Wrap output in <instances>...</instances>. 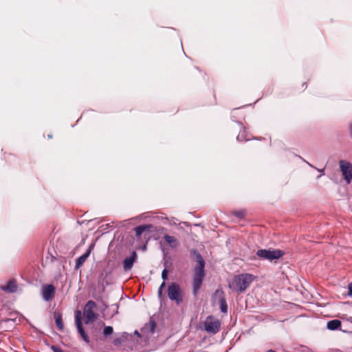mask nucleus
<instances>
[{
    "instance_id": "12",
    "label": "nucleus",
    "mask_w": 352,
    "mask_h": 352,
    "mask_svg": "<svg viewBox=\"0 0 352 352\" xmlns=\"http://www.w3.org/2000/svg\"><path fill=\"white\" fill-rule=\"evenodd\" d=\"M1 288L7 293L15 292L17 289L16 282L14 279L10 280L5 285L1 286Z\"/></svg>"
},
{
    "instance_id": "9",
    "label": "nucleus",
    "mask_w": 352,
    "mask_h": 352,
    "mask_svg": "<svg viewBox=\"0 0 352 352\" xmlns=\"http://www.w3.org/2000/svg\"><path fill=\"white\" fill-rule=\"evenodd\" d=\"M156 230V228L152 224L140 225L134 228L135 236L140 239L142 234L144 232L151 233Z\"/></svg>"
},
{
    "instance_id": "22",
    "label": "nucleus",
    "mask_w": 352,
    "mask_h": 352,
    "mask_svg": "<svg viewBox=\"0 0 352 352\" xmlns=\"http://www.w3.org/2000/svg\"><path fill=\"white\" fill-rule=\"evenodd\" d=\"M162 278L163 279V282L168 278V270L166 268H164L162 272Z\"/></svg>"
},
{
    "instance_id": "6",
    "label": "nucleus",
    "mask_w": 352,
    "mask_h": 352,
    "mask_svg": "<svg viewBox=\"0 0 352 352\" xmlns=\"http://www.w3.org/2000/svg\"><path fill=\"white\" fill-rule=\"evenodd\" d=\"M339 166L344 181L349 184L352 181V164L349 161L341 160L339 162Z\"/></svg>"
},
{
    "instance_id": "30",
    "label": "nucleus",
    "mask_w": 352,
    "mask_h": 352,
    "mask_svg": "<svg viewBox=\"0 0 352 352\" xmlns=\"http://www.w3.org/2000/svg\"><path fill=\"white\" fill-rule=\"evenodd\" d=\"M266 352H276V351L272 349H270V350H267Z\"/></svg>"
},
{
    "instance_id": "1",
    "label": "nucleus",
    "mask_w": 352,
    "mask_h": 352,
    "mask_svg": "<svg viewBox=\"0 0 352 352\" xmlns=\"http://www.w3.org/2000/svg\"><path fill=\"white\" fill-rule=\"evenodd\" d=\"M190 254L192 259L198 263V265L195 267V273L192 277V294L196 296L206 276V263L203 256L197 249H191Z\"/></svg>"
},
{
    "instance_id": "10",
    "label": "nucleus",
    "mask_w": 352,
    "mask_h": 352,
    "mask_svg": "<svg viewBox=\"0 0 352 352\" xmlns=\"http://www.w3.org/2000/svg\"><path fill=\"white\" fill-rule=\"evenodd\" d=\"M55 287L52 284L44 285L42 287V296L45 301L52 300L55 294Z\"/></svg>"
},
{
    "instance_id": "31",
    "label": "nucleus",
    "mask_w": 352,
    "mask_h": 352,
    "mask_svg": "<svg viewBox=\"0 0 352 352\" xmlns=\"http://www.w3.org/2000/svg\"><path fill=\"white\" fill-rule=\"evenodd\" d=\"M52 135H48L49 138H52Z\"/></svg>"
},
{
    "instance_id": "18",
    "label": "nucleus",
    "mask_w": 352,
    "mask_h": 352,
    "mask_svg": "<svg viewBox=\"0 0 352 352\" xmlns=\"http://www.w3.org/2000/svg\"><path fill=\"white\" fill-rule=\"evenodd\" d=\"M236 140L238 141H248V140H250V138H247V133H246L245 129H243V130L240 132V133L236 137Z\"/></svg>"
},
{
    "instance_id": "25",
    "label": "nucleus",
    "mask_w": 352,
    "mask_h": 352,
    "mask_svg": "<svg viewBox=\"0 0 352 352\" xmlns=\"http://www.w3.org/2000/svg\"><path fill=\"white\" fill-rule=\"evenodd\" d=\"M122 342V340L121 338H116L113 340V344L116 346L120 345Z\"/></svg>"
},
{
    "instance_id": "2",
    "label": "nucleus",
    "mask_w": 352,
    "mask_h": 352,
    "mask_svg": "<svg viewBox=\"0 0 352 352\" xmlns=\"http://www.w3.org/2000/svg\"><path fill=\"white\" fill-rule=\"evenodd\" d=\"M253 280V276L250 274H241L234 276L229 283V287L239 293L244 292Z\"/></svg>"
},
{
    "instance_id": "5",
    "label": "nucleus",
    "mask_w": 352,
    "mask_h": 352,
    "mask_svg": "<svg viewBox=\"0 0 352 352\" xmlns=\"http://www.w3.org/2000/svg\"><path fill=\"white\" fill-rule=\"evenodd\" d=\"M96 303L94 300H89L84 307V316L85 324H89L98 318V314L94 312L96 308Z\"/></svg>"
},
{
    "instance_id": "14",
    "label": "nucleus",
    "mask_w": 352,
    "mask_h": 352,
    "mask_svg": "<svg viewBox=\"0 0 352 352\" xmlns=\"http://www.w3.org/2000/svg\"><path fill=\"white\" fill-rule=\"evenodd\" d=\"M221 296L219 300V305L221 311L223 314H226L228 312V305L226 302V298L225 297L224 292L221 290L220 291Z\"/></svg>"
},
{
    "instance_id": "19",
    "label": "nucleus",
    "mask_w": 352,
    "mask_h": 352,
    "mask_svg": "<svg viewBox=\"0 0 352 352\" xmlns=\"http://www.w3.org/2000/svg\"><path fill=\"white\" fill-rule=\"evenodd\" d=\"M113 332V329L111 326H106L103 329V336L105 338L111 336Z\"/></svg>"
},
{
    "instance_id": "28",
    "label": "nucleus",
    "mask_w": 352,
    "mask_h": 352,
    "mask_svg": "<svg viewBox=\"0 0 352 352\" xmlns=\"http://www.w3.org/2000/svg\"><path fill=\"white\" fill-rule=\"evenodd\" d=\"M318 170L321 173V175H324V170L323 169H318Z\"/></svg>"
},
{
    "instance_id": "16",
    "label": "nucleus",
    "mask_w": 352,
    "mask_h": 352,
    "mask_svg": "<svg viewBox=\"0 0 352 352\" xmlns=\"http://www.w3.org/2000/svg\"><path fill=\"white\" fill-rule=\"evenodd\" d=\"M164 239L165 241L168 243L172 248H175L179 245L177 239L173 236L165 234L164 236Z\"/></svg>"
},
{
    "instance_id": "33",
    "label": "nucleus",
    "mask_w": 352,
    "mask_h": 352,
    "mask_svg": "<svg viewBox=\"0 0 352 352\" xmlns=\"http://www.w3.org/2000/svg\"><path fill=\"white\" fill-rule=\"evenodd\" d=\"M237 123L240 125H242V123L241 122H238Z\"/></svg>"
},
{
    "instance_id": "17",
    "label": "nucleus",
    "mask_w": 352,
    "mask_h": 352,
    "mask_svg": "<svg viewBox=\"0 0 352 352\" xmlns=\"http://www.w3.org/2000/svg\"><path fill=\"white\" fill-rule=\"evenodd\" d=\"M54 318L55 320L56 325L57 328L62 331L63 330L64 325L62 320V314L59 312H54Z\"/></svg>"
},
{
    "instance_id": "8",
    "label": "nucleus",
    "mask_w": 352,
    "mask_h": 352,
    "mask_svg": "<svg viewBox=\"0 0 352 352\" xmlns=\"http://www.w3.org/2000/svg\"><path fill=\"white\" fill-rule=\"evenodd\" d=\"M76 324L77 327L78 332L80 335L82 339L87 343L89 342V338L86 332L85 331V329H83L82 324L81 322V313L80 311H76Z\"/></svg>"
},
{
    "instance_id": "32",
    "label": "nucleus",
    "mask_w": 352,
    "mask_h": 352,
    "mask_svg": "<svg viewBox=\"0 0 352 352\" xmlns=\"http://www.w3.org/2000/svg\"><path fill=\"white\" fill-rule=\"evenodd\" d=\"M160 230H164V228L161 227Z\"/></svg>"
},
{
    "instance_id": "20",
    "label": "nucleus",
    "mask_w": 352,
    "mask_h": 352,
    "mask_svg": "<svg viewBox=\"0 0 352 352\" xmlns=\"http://www.w3.org/2000/svg\"><path fill=\"white\" fill-rule=\"evenodd\" d=\"M148 328H149V331L151 333H153L155 332V327H156V322H155V320H150L148 324Z\"/></svg>"
},
{
    "instance_id": "4",
    "label": "nucleus",
    "mask_w": 352,
    "mask_h": 352,
    "mask_svg": "<svg viewBox=\"0 0 352 352\" xmlns=\"http://www.w3.org/2000/svg\"><path fill=\"white\" fill-rule=\"evenodd\" d=\"M256 254L263 259L273 261L281 258L285 252L280 250L261 249L257 250Z\"/></svg>"
},
{
    "instance_id": "13",
    "label": "nucleus",
    "mask_w": 352,
    "mask_h": 352,
    "mask_svg": "<svg viewBox=\"0 0 352 352\" xmlns=\"http://www.w3.org/2000/svg\"><path fill=\"white\" fill-rule=\"evenodd\" d=\"M93 247H94V245H90L89 249L87 250V252L76 259V265H75L76 269H78L80 267H81L82 265V264L85 263L86 259L89 256Z\"/></svg>"
},
{
    "instance_id": "26",
    "label": "nucleus",
    "mask_w": 352,
    "mask_h": 352,
    "mask_svg": "<svg viewBox=\"0 0 352 352\" xmlns=\"http://www.w3.org/2000/svg\"><path fill=\"white\" fill-rule=\"evenodd\" d=\"M349 296H352V283H349L348 285V294Z\"/></svg>"
},
{
    "instance_id": "3",
    "label": "nucleus",
    "mask_w": 352,
    "mask_h": 352,
    "mask_svg": "<svg viewBox=\"0 0 352 352\" xmlns=\"http://www.w3.org/2000/svg\"><path fill=\"white\" fill-rule=\"evenodd\" d=\"M167 295L168 298L175 301L177 305H180L183 302V291L177 283L173 282L168 285Z\"/></svg>"
},
{
    "instance_id": "23",
    "label": "nucleus",
    "mask_w": 352,
    "mask_h": 352,
    "mask_svg": "<svg viewBox=\"0 0 352 352\" xmlns=\"http://www.w3.org/2000/svg\"><path fill=\"white\" fill-rule=\"evenodd\" d=\"M50 349L52 350L53 352H65L63 350L61 349L60 347L56 345H52L50 346Z\"/></svg>"
},
{
    "instance_id": "24",
    "label": "nucleus",
    "mask_w": 352,
    "mask_h": 352,
    "mask_svg": "<svg viewBox=\"0 0 352 352\" xmlns=\"http://www.w3.org/2000/svg\"><path fill=\"white\" fill-rule=\"evenodd\" d=\"M234 215L239 218H243L245 216L244 212L243 211H236L234 212Z\"/></svg>"
},
{
    "instance_id": "15",
    "label": "nucleus",
    "mask_w": 352,
    "mask_h": 352,
    "mask_svg": "<svg viewBox=\"0 0 352 352\" xmlns=\"http://www.w3.org/2000/svg\"><path fill=\"white\" fill-rule=\"evenodd\" d=\"M342 322L340 320L335 319L327 322V327L331 331L338 330L341 327Z\"/></svg>"
},
{
    "instance_id": "7",
    "label": "nucleus",
    "mask_w": 352,
    "mask_h": 352,
    "mask_svg": "<svg viewBox=\"0 0 352 352\" xmlns=\"http://www.w3.org/2000/svg\"><path fill=\"white\" fill-rule=\"evenodd\" d=\"M204 326L207 332L215 334L220 330L221 322L212 316H209L204 322Z\"/></svg>"
},
{
    "instance_id": "11",
    "label": "nucleus",
    "mask_w": 352,
    "mask_h": 352,
    "mask_svg": "<svg viewBox=\"0 0 352 352\" xmlns=\"http://www.w3.org/2000/svg\"><path fill=\"white\" fill-rule=\"evenodd\" d=\"M138 260V255L135 251H133L131 255L126 257L123 261V269L125 272L131 270L133 266V264Z\"/></svg>"
},
{
    "instance_id": "21",
    "label": "nucleus",
    "mask_w": 352,
    "mask_h": 352,
    "mask_svg": "<svg viewBox=\"0 0 352 352\" xmlns=\"http://www.w3.org/2000/svg\"><path fill=\"white\" fill-rule=\"evenodd\" d=\"M165 287V282H162L160 285V287L158 288L157 291V296L159 298H162L163 297V289Z\"/></svg>"
},
{
    "instance_id": "27",
    "label": "nucleus",
    "mask_w": 352,
    "mask_h": 352,
    "mask_svg": "<svg viewBox=\"0 0 352 352\" xmlns=\"http://www.w3.org/2000/svg\"><path fill=\"white\" fill-rule=\"evenodd\" d=\"M349 131L351 138L352 139V123H350L349 125Z\"/></svg>"
},
{
    "instance_id": "29",
    "label": "nucleus",
    "mask_w": 352,
    "mask_h": 352,
    "mask_svg": "<svg viewBox=\"0 0 352 352\" xmlns=\"http://www.w3.org/2000/svg\"><path fill=\"white\" fill-rule=\"evenodd\" d=\"M135 334L137 335L138 336L140 337V333L138 332V331L135 330Z\"/></svg>"
}]
</instances>
